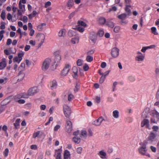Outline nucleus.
I'll use <instances>...</instances> for the list:
<instances>
[{
    "instance_id": "obj_51",
    "label": "nucleus",
    "mask_w": 159,
    "mask_h": 159,
    "mask_svg": "<svg viewBox=\"0 0 159 159\" xmlns=\"http://www.w3.org/2000/svg\"><path fill=\"white\" fill-rule=\"evenodd\" d=\"M117 10V8L115 6H112L111 8H110L109 12L111 11H116Z\"/></svg>"
},
{
    "instance_id": "obj_28",
    "label": "nucleus",
    "mask_w": 159,
    "mask_h": 159,
    "mask_svg": "<svg viewBox=\"0 0 159 159\" xmlns=\"http://www.w3.org/2000/svg\"><path fill=\"white\" fill-rule=\"evenodd\" d=\"M10 102L9 99L6 98L3 100L1 102L2 106H5L8 104Z\"/></svg>"
},
{
    "instance_id": "obj_50",
    "label": "nucleus",
    "mask_w": 159,
    "mask_h": 159,
    "mask_svg": "<svg viewBox=\"0 0 159 159\" xmlns=\"http://www.w3.org/2000/svg\"><path fill=\"white\" fill-rule=\"evenodd\" d=\"M129 80L131 81H134L135 80L134 77L132 75H129L128 77Z\"/></svg>"
},
{
    "instance_id": "obj_14",
    "label": "nucleus",
    "mask_w": 159,
    "mask_h": 159,
    "mask_svg": "<svg viewBox=\"0 0 159 159\" xmlns=\"http://www.w3.org/2000/svg\"><path fill=\"white\" fill-rule=\"evenodd\" d=\"M145 126L146 128H149V120L148 119H144L141 123V126L143 127Z\"/></svg>"
},
{
    "instance_id": "obj_6",
    "label": "nucleus",
    "mask_w": 159,
    "mask_h": 159,
    "mask_svg": "<svg viewBox=\"0 0 159 159\" xmlns=\"http://www.w3.org/2000/svg\"><path fill=\"white\" fill-rule=\"evenodd\" d=\"M36 37L38 38L39 41H40V43L38 44V48H40L44 42L45 39V36L43 34H39Z\"/></svg>"
},
{
    "instance_id": "obj_9",
    "label": "nucleus",
    "mask_w": 159,
    "mask_h": 159,
    "mask_svg": "<svg viewBox=\"0 0 159 159\" xmlns=\"http://www.w3.org/2000/svg\"><path fill=\"white\" fill-rule=\"evenodd\" d=\"M119 49L116 47H114L111 50V55L113 57L116 58L119 55Z\"/></svg>"
},
{
    "instance_id": "obj_27",
    "label": "nucleus",
    "mask_w": 159,
    "mask_h": 159,
    "mask_svg": "<svg viewBox=\"0 0 159 159\" xmlns=\"http://www.w3.org/2000/svg\"><path fill=\"white\" fill-rule=\"evenodd\" d=\"M113 116L115 119H117L119 117V112L118 110H116L113 112Z\"/></svg>"
},
{
    "instance_id": "obj_32",
    "label": "nucleus",
    "mask_w": 159,
    "mask_h": 159,
    "mask_svg": "<svg viewBox=\"0 0 159 159\" xmlns=\"http://www.w3.org/2000/svg\"><path fill=\"white\" fill-rule=\"evenodd\" d=\"M79 38L78 37H75L71 39V41L72 43L75 44L79 42Z\"/></svg>"
},
{
    "instance_id": "obj_40",
    "label": "nucleus",
    "mask_w": 159,
    "mask_h": 159,
    "mask_svg": "<svg viewBox=\"0 0 159 159\" xmlns=\"http://www.w3.org/2000/svg\"><path fill=\"white\" fill-rule=\"evenodd\" d=\"M93 57L90 55H88L87 56L86 60L88 62H90L93 60Z\"/></svg>"
},
{
    "instance_id": "obj_25",
    "label": "nucleus",
    "mask_w": 159,
    "mask_h": 159,
    "mask_svg": "<svg viewBox=\"0 0 159 159\" xmlns=\"http://www.w3.org/2000/svg\"><path fill=\"white\" fill-rule=\"evenodd\" d=\"M72 141L75 144H79L80 142V139L77 136L74 137L72 139Z\"/></svg>"
},
{
    "instance_id": "obj_3",
    "label": "nucleus",
    "mask_w": 159,
    "mask_h": 159,
    "mask_svg": "<svg viewBox=\"0 0 159 159\" xmlns=\"http://www.w3.org/2000/svg\"><path fill=\"white\" fill-rule=\"evenodd\" d=\"M52 62L51 58H46L43 62L42 66V69L43 71H46L49 68Z\"/></svg>"
},
{
    "instance_id": "obj_63",
    "label": "nucleus",
    "mask_w": 159,
    "mask_h": 159,
    "mask_svg": "<svg viewBox=\"0 0 159 159\" xmlns=\"http://www.w3.org/2000/svg\"><path fill=\"white\" fill-rule=\"evenodd\" d=\"M100 97L98 96H96V97L95 102L97 103H99L100 102Z\"/></svg>"
},
{
    "instance_id": "obj_4",
    "label": "nucleus",
    "mask_w": 159,
    "mask_h": 159,
    "mask_svg": "<svg viewBox=\"0 0 159 159\" xmlns=\"http://www.w3.org/2000/svg\"><path fill=\"white\" fill-rule=\"evenodd\" d=\"M63 111L65 116L69 118L71 113V109L70 107L66 105L63 106Z\"/></svg>"
},
{
    "instance_id": "obj_5",
    "label": "nucleus",
    "mask_w": 159,
    "mask_h": 159,
    "mask_svg": "<svg viewBox=\"0 0 159 159\" xmlns=\"http://www.w3.org/2000/svg\"><path fill=\"white\" fill-rule=\"evenodd\" d=\"M157 136L156 133H155L153 131L150 132L148 138V140L147 141H149L151 143H152L154 140L155 139Z\"/></svg>"
},
{
    "instance_id": "obj_53",
    "label": "nucleus",
    "mask_w": 159,
    "mask_h": 159,
    "mask_svg": "<svg viewBox=\"0 0 159 159\" xmlns=\"http://www.w3.org/2000/svg\"><path fill=\"white\" fill-rule=\"evenodd\" d=\"M80 85L78 83H77L74 89V91L75 92L78 91L80 88Z\"/></svg>"
},
{
    "instance_id": "obj_59",
    "label": "nucleus",
    "mask_w": 159,
    "mask_h": 159,
    "mask_svg": "<svg viewBox=\"0 0 159 159\" xmlns=\"http://www.w3.org/2000/svg\"><path fill=\"white\" fill-rule=\"evenodd\" d=\"M25 7V5H22L21 3V2L19 1V8L20 9V10H23V7L24 8Z\"/></svg>"
},
{
    "instance_id": "obj_17",
    "label": "nucleus",
    "mask_w": 159,
    "mask_h": 159,
    "mask_svg": "<svg viewBox=\"0 0 159 159\" xmlns=\"http://www.w3.org/2000/svg\"><path fill=\"white\" fill-rule=\"evenodd\" d=\"M145 55H137L135 58V60L138 61H142L144 59Z\"/></svg>"
},
{
    "instance_id": "obj_55",
    "label": "nucleus",
    "mask_w": 159,
    "mask_h": 159,
    "mask_svg": "<svg viewBox=\"0 0 159 159\" xmlns=\"http://www.w3.org/2000/svg\"><path fill=\"white\" fill-rule=\"evenodd\" d=\"M89 69V67L88 65L86 64H85L83 66V69L85 71H87Z\"/></svg>"
},
{
    "instance_id": "obj_35",
    "label": "nucleus",
    "mask_w": 159,
    "mask_h": 159,
    "mask_svg": "<svg viewBox=\"0 0 159 159\" xmlns=\"http://www.w3.org/2000/svg\"><path fill=\"white\" fill-rule=\"evenodd\" d=\"M148 114V113L146 111H144L142 113V117L144 119H145V118H147Z\"/></svg>"
},
{
    "instance_id": "obj_33",
    "label": "nucleus",
    "mask_w": 159,
    "mask_h": 159,
    "mask_svg": "<svg viewBox=\"0 0 159 159\" xmlns=\"http://www.w3.org/2000/svg\"><path fill=\"white\" fill-rule=\"evenodd\" d=\"M37 13L36 11H34L31 14L29 15V18L30 19H32L33 17H34Z\"/></svg>"
},
{
    "instance_id": "obj_30",
    "label": "nucleus",
    "mask_w": 159,
    "mask_h": 159,
    "mask_svg": "<svg viewBox=\"0 0 159 159\" xmlns=\"http://www.w3.org/2000/svg\"><path fill=\"white\" fill-rule=\"evenodd\" d=\"M90 39L93 43H95L96 40V36L95 34H91L90 36Z\"/></svg>"
},
{
    "instance_id": "obj_29",
    "label": "nucleus",
    "mask_w": 159,
    "mask_h": 159,
    "mask_svg": "<svg viewBox=\"0 0 159 159\" xmlns=\"http://www.w3.org/2000/svg\"><path fill=\"white\" fill-rule=\"evenodd\" d=\"M127 16H128L125 13H123L118 15L117 17L119 19L122 20L125 19Z\"/></svg>"
},
{
    "instance_id": "obj_36",
    "label": "nucleus",
    "mask_w": 159,
    "mask_h": 159,
    "mask_svg": "<svg viewBox=\"0 0 159 159\" xmlns=\"http://www.w3.org/2000/svg\"><path fill=\"white\" fill-rule=\"evenodd\" d=\"M104 34V31L102 30H100L98 32L97 35L100 37H102L103 35Z\"/></svg>"
},
{
    "instance_id": "obj_26",
    "label": "nucleus",
    "mask_w": 159,
    "mask_h": 159,
    "mask_svg": "<svg viewBox=\"0 0 159 159\" xmlns=\"http://www.w3.org/2000/svg\"><path fill=\"white\" fill-rule=\"evenodd\" d=\"M74 2L73 0H69L67 2V5L68 8L70 9L73 7Z\"/></svg>"
},
{
    "instance_id": "obj_21",
    "label": "nucleus",
    "mask_w": 159,
    "mask_h": 159,
    "mask_svg": "<svg viewBox=\"0 0 159 159\" xmlns=\"http://www.w3.org/2000/svg\"><path fill=\"white\" fill-rule=\"evenodd\" d=\"M58 35L60 37H64L66 35V30L62 29L59 31Z\"/></svg>"
},
{
    "instance_id": "obj_13",
    "label": "nucleus",
    "mask_w": 159,
    "mask_h": 159,
    "mask_svg": "<svg viewBox=\"0 0 159 159\" xmlns=\"http://www.w3.org/2000/svg\"><path fill=\"white\" fill-rule=\"evenodd\" d=\"M98 154L101 159H107V153L104 150L99 151Z\"/></svg>"
},
{
    "instance_id": "obj_54",
    "label": "nucleus",
    "mask_w": 159,
    "mask_h": 159,
    "mask_svg": "<svg viewBox=\"0 0 159 159\" xmlns=\"http://www.w3.org/2000/svg\"><path fill=\"white\" fill-rule=\"evenodd\" d=\"M82 150V148L81 147H79L76 149V152L78 154H81Z\"/></svg>"
},
{
    "instance_id": "obj_52",
    "label": "nucleus",
    "mask_w": 159,
    "mask_h": 159,
    "mask_svg": "<svg viewBox=\"0 0 159 159\" xmlns=\"http://www.w3.org/2000/svg\"><path fill=\"white\" fill-rule=\"evenodd\" d=\"M106 77L103 75H102L100 78L99 82L100 84H102L103 83Z\"/></svg>"
},
{
    "instance_id": "obj_31",
    "label": "nucleus",
    "mask_w": 159,
    "mask_h": 159,
    "mask_svg": "<svg viewBox=\"0 0 159 159\" xmlns=\"http://www.w3.org/2000/svg\"><path fill=\"white\" fill-rule=\"evenodd\" d=\"M46 25V24L45 23H42L38 26L37 29L39 31H41L43 29V27L45 26Z\"/></svg>"
},
{
    "instance_id": "obj_7",
    "label": "nucleus",
    "mask_w": 159,
    "mask_h": 159,
    "mask_svg": "<svg viewBox=\"0 0 159 159\" xmlns=\"http://www.w3.org/2000/svg\"><path fill=\"white\" fill-rule=\"evenodd\" d=\"M70 66L69 64L66 65L65 67L61 71V75L62 76H65L68 74L70 70Z\"/></svg>"
},
{
    "instance_id": "obj_60",
    "label": "nucleus",
    "mask_w": 159,
    "mask_h": 159,
    "mask_svg": "<svg viewBox=\"0 0 159 159\" xmlns=\"http://www.w3.org/2000/svg\"><path fill=\"white\" fill-rule=\"evenodd\" d=\"M72 70L74 74H76V73H78L77 68L75 66H74L73 67Z\"/></svg>"
},
{
    "instance_id": "obj_16",
    "label": "nucleus",
    "mask_w": 159,
    "mask_h": 159,
    "mask_svg": "<svg viewBox=\"0 0 159 159\" xmlns=\"http://www.w3.org/2000/svg\"><path fill=\"white\" fill-rule=\"evenodd\" d=\"M25 74L24 73L20 72L19 74V75L16 77V78L17 79V81L19 82L22 80L25 77Z\"/></svg>"
},
{
    "instance_id": "obj_34",
    "label": "nucleus",
    "mask_w": 159,
    "mask_h": 159,
    "mask_svg": "<svg viewBox=\"0 0 159 159\" xmlns=\"http://www.w3.org/2000/svg\"><path fill=\"white\" fill-rule=\"evenodd\" d=\"M106 21V19L103 17H101L99 18V23L100 24H104Z\"/></svg>"
},
{
    "instance_id": "obj_47",
    "label": "nucleus",
    "mask_w": 159,
    "mask_h": 159,
    "mask_svg": "<svg viewBox=\"0 0 159 159\" xmlns=\"http://www.w3.org/2000/svg\"><path fill=\"white\" fill-rule=\"evenodd\" d=\"M22 98L21 93L18 94L15 96V100H16L18 99L21 98Z\"/></svg>"
},
{
    "instance_id": "obj_57",
    "label": "nucleus",
    "mask_w": 159,
    "mask_h": 159,
    "mask_svg": "<svg viewBox=\"0 0 159 159\" xmlns=\"http://www.w3.org/2000/svg\"><path fill=\"white\" fill-rule=\"evenodd\" d=\"M87 132L86 131L84 130L81 132V135L84 137H86L87 136Z\"/></svg>"
},
{
    "instance_id": "obj_8",
    "label": "nucleus",
    "mask_w": 159,
    "mask_h": 159,
    "mask_svg": "<svg viewBox=\"0 0 159 159\" xmlns=\"http://www.w3.org/2000/svg\"><path fill=\"white\" fill-rule=\"evenodd\" d=\"M28 92L30 96H33L38 92V89L36 87H33L29 89Z\"/></svg>"
},
{
    "instance_id": "obj_48",
    "label": "nucleus",
    "mask_w": 159,
    "mask_h": 159,
    "mask_svg": "<svg viewBox=\"0 0 159 159\" xmlns=\"http://www.w3.org/2000/svg\"><path fill=\"white\" fill-rule=\"evenodd\" d=\"M120 27L119 26H116L114 29V31L116 33H118L119 32L120 30Z\"/></svg>"
},
{
    "instance_id": "obj_20",
    "label": "nucleus",
    "mask_w": 159,
    "mask_h": 159,
    "mask_svg": "<svg viewBox=\"0 0 159 159\" xmlns=\"http://www.w3.org/2000/svg\"><path fill=\"white\" fill-rule=\"evenodd\" d=\"M6 66V63L5 58L3 59L2 61L0 63V70H2Z\"/></svg>"
},
{
    "instance_id": "obj_10",
    "label": "nucleus",
    "mask_w": 159,
    "mask_h": 159,
    "mask_svg": "<svg viewBox=\"0 0 159 159\" xmlns=\"http://www.w3.org/2000/svg\"><path fill=\"white\" fill-rule=\"evenodd\" d=\"M72 126L71 121L67 120L66 124V130L68 133H70L72 130Z\"/></svg>"
},
{
    "instance_id": "obj_44",
    "label": "nucleus",
    "mask_w": 159,
    "mask_h": 159,
    "mask_svg": "<svg viewBox=\"0 0 159 159\" xmlns=\"http://www.w3.org/2000/svg\"><path fill=\"white\" fill-rule=\"evenodd\" d=\"M78 23L80 25H81L84 26V27H86V24L84 21L81 20H79L78 21Z\"/></svg>"
},
{
    "instance_id": "obj_15",
    "label": "nucleus",
    "mask_w": 159,
    "mask_h": 159,
    "mask_svg": "<svg viewBox=\"0 0 159 159\" xmlns=\"http://www.w3.org/2000/svg\"><path fill=\"white\" fill-rule=\"evenodd\" d=\"M131 7L130 5H126V7L125 8V10L126 12L125 13L128 16H130L131 13V11L129 8Z\"/></svg>"
},
{
    "instance_id": "obj_42",
    "label": "nucleus",
    "mask_w": 159,
    "mask_h": 159,
    "mask_svg": "<svg viewBox=\"0 0 159 159\" xmlns=\"http://www.w3.org/2000/svg\"><path fill=\"white\" fill-rule=\"evenodd\" d=\"M21 95L22 98H28L30 96L28 95V92H27V93H21Z\"/></svg>"
},
{
    "instance_id": "obj_56",
    "label": "nucleus",
    "mask_w": 159,
    "mask_h": 159,
    "mask_svg": "<svg viewBox=\"0 0 159 159\" xmlns=\"http://www.w3.org/2000/svg\"><path fill=\"white\" fill-rule=\"evenodd\" d=\"M61 128V126L59 125H57L55 126L54 127V130L55 131H57L60 129Z\"/></svg>"
},
{
    "instance_id": "obj_12",
    "label": "nucleus",
    "mask_w": 159,
    "mask_h": 159,
    "mask_svg": "<svg viewBox=\"0 0 159 159\" xmlns=\"http://www.w3.org/2000/svg\"><path fill=\"white\" fill-rule=\"evenodd\" d=\"M103 120H105L104 118L102 116H100L97 120L93 122V124L96 126H99Z\"/></svg>"
},
{
    "instance_id": "obj_37",
    "label": "nucleus",
    "mask_w": 159,
    "mask_h": 159,
    "mask_svg": "<svg viewBox=\"0 0 159 159\" xmlns=\"http://www.w3.org/2000/svg\"><path fill=\"white\" fill-rule=\"evenodd\" d=\"M68 34V35L70 37L75 36L76 34L72 30H69Z\"/></svg>"
},
{
    "instance_id": "obj_45",
    "label": "nucleus",
    "mask_w": 159,
    "mask_h": 159,
    "mask_svg": "<svg viewBox=\"0 0 159 159\" xmlns=\"http://www.w3.org/2000/svg\"><path fill=\"white\" fill-rule=\"evenodd\" d=\"M152 129H153V131H153L154 132H157L158 131L159 127L157 126L154 125L152 127Z\"/></svg>"
},
{
    "instance_id": "obj_41",
    "label": "nucleus",
    "mask_w": 159,
    "mask_h": 159,
    "mask_svg": "<svg viewBox=\"0 0 159 159\" xmlns=\"http://www.w3.org/2000/svg\"><path fill=\"white\" fill-rule=\"evenodd\" d=\"M68 100L69 101H70L72 99L74 98V96L73 95L70 93H69L68 94Z\"/></svg>"
},
{
    "instance_id": "obj_11",
    "label": "nucleus",
    "mask_w": 159,
    "mask_h": 159,
    "mask_svg": "<svg viewBox=\"0 0 159 159\" xmlns=\"http://www.w3.org/2000/svg\"><path fill=\"white\" fill-rule=\"evenodd\" d=\"M54 54L55 56L54 59V64H56V65H57L60 63L61 61V56L57 52H55Z\"/></svg>"
},
{
    "instance_id": "obj_46",
    "label": "nucleus",
    "mask_w": 159,
    "mask_h": 159,
    "mask_svg": "<svg viewBox=\"0 0 159 159\" xmlns=\"http://www.w3.org/2000/svg\"><path fill=\"white\" fill-rule=\"evenodd\" d=\"M149 48H151V46L144 47H143L141 51L143 52H145L146 50Z\"/></svg>"
},
{
    "instance_id": "obj_62",
    "label": "nucleus",
    "mask_w": 159,
    "mask_h": 159,
    "mask_svg": "<svg viewBox=\"0 0 159 159\" xmlns=\"http://www.w3.org/2000/svg\"><path fill=\"white\" fill-rule=\"evenodd\" d=\"M25 67V65L24 63H22L21 64L20 66L19 67V68L21 69V70H24Z\"/></svg>"
},
{
    "instance_id": "obj_43",
    "label": "nucleus",
    "mask_w": 159,
    "mask_h": 159,
    "mask_svg": "<svg viewBox=\"0 0 159 159\" xmlns=\"http://www.w3.org/2000/svg\"><path fill=\"white\" fill-rule=\"evenodd\" d=\"M1 17L3 20L5 19V11L4 10H2L1 14Z\"/></svg>"
},
{
    "instance_id": "obj_39",
    "label": "nucleus",
    "mask_w": 159,
    "mask_h": 159,
    "mask_svg": "<svg viewBox=\"0 0 159 159\" xmlns=\"http://www.w3.org/2000/svg\"><path fill=\"white\" fill-rule=\"evenodd\" d=\"M24 54V53L23 52H22L21 53H20L18 54V57L19 58V61H18V63H19L20 61L21 60L22 58V57L23 56Z\"/></svg>"
},
{
    "instance_id": "obj_49",
    "label": "nucleus",
    "mask_w": 159,
    "mask_h": 159,
    "mask_svg": "<svg viewBox=\"0 0 159 159\" xmlns=\"http://www.w3.org/2000/svg\"><path fill=\"white\" fill-rule=\"evenodd\" d=\"M83 61L82 60L79 59L77 61V66H81L82 64Z\"/></svg>"
},
{
    "instance_id": "obj_38",
    "label": "nucleus",
    "mask_w": 159,
    "mask_h": 159,
    "mask_svg": "<svg viewBox=\"0 0 159 159\" xmlns=\"http://www.w3.org/2000/svg\"><path fill=\"white\" fill-rule=\"evenodd\" d=\"M152 33L154 35H158V33L157 32V29L155 27H152L151 28Z\"/></svg>"
},
{
    "instance_id": "obj_64",
    "label": "nucleus",
    "mask_w": 159,
    "mask_h": 159,
    "mask_svg": "<svg viewBox=\"0 0 159 159\" xmlns=\"http://www.w3.org/2000/svg\"><path fill=\"white\" fill-rule=\"evenodd\" d=\"M56 159H62L61 154L60 153H57Z\"/></svg>"
},
{
    "instance_id": "obj_2",
    "label": "nucleus",
    "mask_w": 159,
    "mask_h": 159,
    "mask_svg": "<svg viewBox=\"0 0 159 159\" xmlns=\"http://www.w3.org/2000/svg\"><path fill=\"white\" fill-rule=\"evenodd\" d=\"M148 144V141H144L143 143H140L141 146L138 149V152L140 155H147V145Z\"/></svg>"
},
{
    "instance_id": "obj_22",
    "label": "nucleus",
    "mask_w": 159,
    "mask_h": 159,
    "mask_svg": "<svg viewBox=\"0 0 159 159\" xmlns=\"http://www.w3.org/2000/svg\"><path fill=\"white\" fill-rule=\"evenodd\" d=\"M107 25L109 27L113 28L115 26V23L111 20H108Z\"/></svg>"
},
{
    "instance_id": "obj_19",
    "label": "nucleus",
    "mask_w": 159,
    "mask_h": 159,
    "mask_svg": "<svg viewBox=\"0 0 159 159\" xmlns=\"http://www.w3.org/2000/svg\"><path fill=\"white\" fill-rule=\"evenodd\" d=\"M64 159H70V152L67 150L65 151L64 154Z\"/></svg>"
},
{
    "instance_id": "obj_1",
    "label": "nucleus",
    "mask_w": 159,
    "mask_h": 159,
    "mask_svg": "<svg viewBox=\"0 0 159 159\" xmlns=\"http://www.w3.org/2000/svg\"><path fill=\"white\" fill-rule=\"evenodd\" d=\"M151 117L150 119L151 124H157L159 122V113L156 110H152L151 112Z\"/></svg>"
},
{
    "instance_id": "obj_58",
    "label": "nucleus",
    "mask_w": 159,
    "mask_h": 159,
    "mask_svg": "<svg viewBox=\"0 0 159 159\" xmlns=\"http://www.w3.org/2000/svg\"><path fill=\"white\" fill-rule=\"evenodd\" d=\"M8 152V149L7 148H6L4 152V155L5 157H7V156Z\"/></svg>"
},
{
    "instance_id": "obj_24",
    "label": "nucleus",
    "mask_w": 159,
    "mask_h": 159,
    "mask_svg": "<svg viewBox=\"0 0 159 159\" xmlns=\"http://www.w3.org/2000/svg\"><path fill=\"white\" fill-rule=\"evenodd\" d=\"M20 119H17L16 120L15 123H14V125L15 129H17L19 128L20 126Z\"/></svg>"
},
{
    "instance_id": "obj_23",
    "label": "nucleus",
    "mask_w": 159,
    "mask_h": 159,
    "mask_svg": "<svg viewBox=\"0 0 159 159\" xmlns=\"http://www.w3.org/2000/svg\"><path fill=\"white\" fill-rule=\"evenodd\" d=\"M57 86V82L55 80H53L51 83L50 87L52 89H56Z\"/></svg>"
},
{
    "instance_id": "obj_18",
    "label": "nucleus",
    "mask_w": 159,
    "mask_h": 159,
    "mask_svg": "<svg viewBox=\"0 0 159 159\" xmlns=\"http://www.w3.org/2000/svg\"><path fill=\"white\" fill-rule=\"evenodd\" d=\"M43 133L42 132L40 131H38L36 132H35L33 134V137L34 139H35L36 137L41 138L42 136Z\"/></svg>"
},
{
    "instance_id": "obj_61",
    "label": "nucleus",
    "mask_w": 159,
    "mask_h": 159,
    "mask_svg": "<svg viewBox=\"0 0 159 159\" xmlns=\"http://www.w3.org/2000/svg\"><path fill=\"white\" fill-rule=\"evenodd\" d=\"M77 30L78 31L80 32H83L84 30V29L83 28L81 27H77Z\"/></svg>"
}]
</instances>
